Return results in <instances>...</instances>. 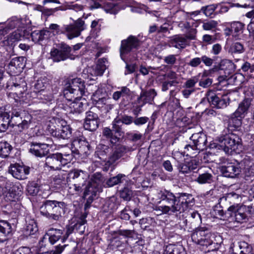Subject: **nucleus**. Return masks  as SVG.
<instances>
[{"instance_id":"obj_1","label":"nucleus","mask_w":254,"mask_h":254,"mask_svg":"<svg viewBox=\"0 0 254 254\" xmlns=\"http://www.w3.org/2000/svg\"><path fill=\"white\" fill-rule=\"evenodd\" d=\"M194 204V198L190 194L181 193L166 205H160L156 209L163 214L170 215L181 213Z\"/></svg>"},{"instance_id":"obj_2","label":"nucleus","mask_w":254,"mask_h":254,"mask_svg":"<svg viewBox=\"0 0 254 254\" xmlns=\"http://www.w3.org/2000/svg\"><path fill=\"white\" fill-rule=\"evenodd\" d=\"M32 117L27 112L18 107L12 109V127L16 126L18 132L28 129L32 123Z\"/></svg>"},{"instance_id":"obj_3","label":"nucleus","mask_w":254,"mask_h":254,"mask_svg":"<svg viewBox=\"0 0 254 254\" xmlns=\"http://www.w3.org/2000/svg\"><path fill=\"white\" fill-rule=\"evenodd\" d=\"M65 206L64 202L48 200L43 202L40 207V211L42 215L49 219L58 220Z\"/></svg>"},{"instance_id":"obj_4","label":"nucleus","mask_w":254,"mask_h":254,"mask_svg":"<svg viewBox=\"0 0 254 254\" xmlns=\"http://www.w3.org/2000/svg\"><path fill=\"white\" fill-rule=\"evenodd\" d=\"M84 82L80 78L69 80L65 84L64 90V96L67 101H71L76 96V98H81L85 94Z\"/></svg>"},{"instance_id":"obj_5","label":"nucleus","mask_w":254,"mask_h":254,"mask_svg":"<svg viewBox=\"0 0 254 254\" xmlns=\"http://www.w3.org/2000/svg\"><path fill=\"white\" fill-rule=\"evenodd\" d=\"M192 241L196 244L208 247V251H213L215 249L211 246L215 245L212 238H214L209 230L205 227H198L195 228L191 235Z\"/></svg>"},{"instance_id":"obj_6","label":"nucleus","mask_w":254,"mask_h":254,"mask_svg":"<svg viewBox=\"0 0 254 254\" xmlns=\"http://www.w3.org/2000/svg\"><path fill=\"white\" fill-rule=\"evenodd\" d=\"M22 187L20 183L6 182L4 188L0 186V198L5 201L13 202L17 200L22 194Z\"/></svg>"},{"instance_id":"obj_7","label":"nucleus","mask_w":254,"mask_h":254,"mask_svg":"<svg viewBox=\"0 0 254 254\" xmlns=\"http://www.w3.org/2000/svg\"><path fill=\"white\" fill-rule=\"evenodd\" d=\"M73 155L69 153L53 154L46 157L44 167L49 168V170H59L72 160Z\"/></svg>"},{"instance_id":"obj_8","label":"nucleus","mask_w":254,"mask_h":254,"mask_svg":"<svg viewBox=\"0 0 254 254\" xmlns=\"http://www.w3.org/2000/svg\"><path fill=\"white\" fill-rule=\"evenodd\" d=\"M228 211L231 212L230 215L233 217L236 222L243 223L248 219V214H254V206L253 205H231L228 208Z\"/></svg>"},{"instance_id":"obj_9","label":"nucleus","mask_w":254,"mask_h":254,"mask_svg":"<svg viewBox=\"0 0 254 254\" xmlns=\"http://www.w3.org/2000/svg\"><path fill=\"white\" fill-rule=\"evenodd\" d=\"M140 45V41L137 37L130 35L127 39L121 41L120 48V55L122 60L126 62V57L133 52L134 49H137Z\"/></svg>"},{"instance_id":"obj_10","label":"nucleus","mask_w":254,"mask_h":254,"mask_svg":"<svg viewBox=\"0 0 254 254\" xmlns=\"http://www.w3.org/2000/svg\"><path fill=\"white\" fill-rule=\"evenodd\" d=\"M220 146L224 151L228 153L230 149L235 150L242 148V139L235 133L226 134L220 138Z\"/></svg>"},{"instance_id":"obj_11","label":"nucleus","mask_w":254,"mask_h":254,"mask_svg":"<svg viewBox=\"0 0 254 254\" xmlns=\"http://www.w3.org/2000/svg\"><path fill=\"white\" fill-rule=\"evenodd\" d=\"M84 21L78 18L73 24L64 25L61 29V33L66 35L69 39L78 37L85 29Z\"/></svg>"},{"instance_id":"obj_12","label":"nucleus","mask_w":254,"mask_h":254,"mask_svg":"<svg viewBox=\"0 0 254 254\" xmlns=\"http://www.w3.org/2000/svg\"><path fill=\"white\" fill-rule=\"evenodd\" d=\"M59 49H53L51 51V56L54 62H59L67 59H74L71 54V48L68 45L62 43L59 45Z\"/></svg>"},{"instance_id":"obj_13","label":"nucleus","mask_w":254,"mask_h":254,"mask_svg":"<svg viewBox=\"0 0 254 254\" xmlns=\"http://www.w3.org/2000/svg\"><path fill=\"white\" fill-rule=\"evenodd\" d=\"M220 171L224 177L234 178L241 173V166L239 162L234 160L222 165Z\"/></svg>"},{"instance_id":"obj_14","label":"nucleus","mask_w":254,"mask_h":254,"mask_svg":"<svg viewBox=\"0 0 254 254\" xmlns=\"http://www.w3.org/2000/svg\"><path fill=\"white\" fill-rule=\"evenodd\" d=\"M206 96L209 103L218 109L224 108L229 104V99L226 95H218L209 91Z\"/></svg>"},{"instance_id":"obj_15","label":"nucleus","mask_w":254,"mask_h":254,"mask_svg":"<svg viewBox=\"0 0 254 254\" xmlns=\"http://www.w3.org/2000/svg\"><path fill=\"white\" fill-rule=\"evenodd\" d=\"M89 150V144L85 140L80 138H76L73 140L69 151L73 157L80 155H86Z\"/></svg>"},{"instance_id":"obj_16","label":"nucleus","mask_w":254,"mask_h":254,"mask_svg":"<svg viewBox=\"0 0 254 254\" xmlns=\"http://www.w3.org/2000/svg\"><path fill=\"white\" fill-rule=\"evenodd\" d=\"M30 168L28 166L19 164H11L9 167L8 172L12 176L18 180H25L30 173Z\"/></svg>"},{"instance_id":"obj_17","label":"nucleus","mask_w":254,"mask_h":254,"mask_svg":"<svg viewBox=\"0 0 254 254\" xmlns=\"http://www.w3.org/2000/svg\"><path fill=\"white\" fill-rule=\"evenodd\" d=\"M47 130L53 136L58 138L67 139L71 136V130L68 126H62L57 129L53 125H48Z\"/></svg>"},{"instance_id":"obj_18","label":"nucleus","mask_w":254,"mask_h":254,"mask_svg":"<svg viewBox=\"0 0 254 254\" xmlns=\"http://www.w3.org/2000/svg\"><path fill=\"white\" fill-rule=\"evenodd\" d=\"M69 102L68 106L69 112L72 114H80L87 109L88 103L84 100L81 101V98H76V96Z\"/></svg>"},{"instance_id":"obj_19","label":"nucleus","mask_w":254,"mask_h":254,"mask_svg":"<svg viewBox=\"0 0 254 254\" xmlns=\"http://www.w3.org/2000/svg\"><path fill=\"white\" fill-rule=\"evenodd\" d=\"M230 250L232 254H250L252 247L245 242H232Z\"/></svg>"},{"instance_id":"obj_20","label":"nucleus","mask_w":254,"mask_h":254,"mask_svg":"<svg viewBox=\"0 0 254 254\" xmlns=\"http://www.w3.org/2000/svg\"><path fill=\"white\" fill-rule=\"evenodd\" d=\"M13 228L7 221L0 220V243L6 242L12 235Z\"/></svg>"},{"instance_id":"obj_21","label":"nucleus","mask_w":254,"mask_h":254,"mask_svg":"<svg viewBox=\"0 0 254 254\" xmlns=\"http://www.w3.org/2000/svg\"><path fill=\"white\" fill-rule=\"evenodd\" d=\"M29 152L37 157H42L46 156L49 149H47L46 145L42 142H32L30 143Z\"/></svg>"},{"instance_id":"obj_22","label":"nucleus","mask_w":254,"mask_h":254,"mask_svg":"<svg viewBox=\"0 0 254 254\" xmlns=\"http://www.w3.org/2000/svg\"><path fill=\"white\" fill-rule=\"evenodd\" d=\"M156 95L157 93L154 89L142 91L139 97L138 98V103L141 104V106H143L147 103L152 104Z\"/></svg>"},{"instance_id":"obj_23","label":"nucleus","mask_w":254,"mask_h":254,"mask_svg":"<svg viewBox=\"0 0 254 254\" xmlns=\"http://www.w3.org/2000/svg\"><path fill=\"white\" fill-rule=\"evenodd\" d=\"M193 143L195 145V148L200 150L205 148L207 142V137L205 134L202 132L195 133L190 137Z\"/></svg>"},{"instance_id":"obj_24","label":"nucleus","mask_w":254,"mask_h":254,"mask_svg":"<svg viewBox=\"0 0 254 254\" xmlns=\"http://www.w3.org/2000/svg\"><path fill=\"white\" fill-rule=\"evenodd\" d=\"M69 177L72 179V182L78 183L79 185L84 186L87 178V173L82 170L74 169L69 173Z\"/></svg>"},{"instance_id":"obj_25","label":"nucleus","mask_w":254,"mask_h":254,"mask_svg":"<svg viewBox=\"0 0 254 254\" xmlns=\"http://www.w3.org/2000/svg\"><path fill=\"white\" fill-rule=\"evenodd\" d=\"M132 150V148L125 145H118L112 154L110 156L109 162L111 164H113L119 159L125 153Z\"/></svg>"},{"instance_id":"obj_26","label":"nucleus","mask_w":254,"mask_h":254,"mask_svg":"<svg viewBox=\"0 0 254 254\" xmlns=\"http://www.w3.org/2000/svg\"><path fill=\"white\" fill-rule=\"evenodd\" d=\"M187 45V40L185 37L180 35L174 36L169 41V46L179 49H183Z\"/></svg>"},{"instance_id":"obj_27","label":"nucleus","mask_w":254,"mask_h":254,"mask_svg":"<svg viewBox=\"0 0 254 254\" xmlns=\"http://www.w3.org/2000/svg\"><path fill=\"white\" fill-rule=\"evenodd\" d=\"M23 36V32L21 30L17 29L5 37L2 42L5 46L12 45L14 43L20 40Z\"/></svg>"},{"instance_id":"obj_28","label":"nucleus","mask_w":254,"mask_h":254,"mask_svg":"<svg viewBox=\"0 0 254 254\" xmlns=\"http://www.w3.org/2000/svg\"><path fill=\"white\" fill-rule=\"evenodd\" d=\"M106 63H107V61L106 58L100 59L95 67L94 68H88L87 71H89L92 76L102 75L106 69Z\"/></svg>"},{"instance_id":"obj_29","label":"nucleus","mask_w":254,"mask_h":254,"mask_svg":"<svg viewBox=\"0 0 254 254\" xmlns=\"http://www.w3.org/2000/svg\"><path fill=\"white\" fill-rule=\"evenodd\" d=\"M63 233L62 230L52 228L48 231L43 239L48 238L51 244L54 245L60 239Z\"/></svg>"},{"instance_id":"obj_30","label":"nucleus","mask_w":254,"mask_h":254,"mask_svg":"<svg viewBox=\"0 0 254 254\" xmlns=\"http://www.w3.org/2000/svg\"><path fill=\"white\" fill-rule=\"evenodd\" d=\"M24 25V24L23 23L21 19L16 17H12L8 20L6 26L5 28L0 29V35H3L4 33H6L8 29H13L16 27H23Z\"/></svg>"},{"instance_id":"obj_31","label":"nucleus","mask_w":254,"mask_h":254,"mask_svg":"<svg viewBox=\"0 0 254 254\" xmlns=\"http://www.w3.org/2000/svg\"><path fill=\"white\" fill-rule=\"evenodd\" d=\"M23 59L21 57L13 58L8 64V70L12 73L21 71L24 66Z\"/></svg>"},{"instance_id":"obj_32","label":"nucleus","mask_w":254,"mask_h":254,"mask_svg":"<svg viewBox=\"0 0 254 254\" xmlns=\"http://www.w3.org/2000/svg\"><path fill=\"white\" fill-rule=\"evenodd\" d=\"M251 105V102L249 99H245L241 102L238 106V108L234 113L235 117H240V118L243 119L248 113V111Z\"/></svg>"},{"instance_id":"obj_33","label":"nucleus","mask_w":254,"mask_h":254,"mask_svg":"<svg viewBox=\"0 0 254 254\" xmlns=\"http://www.w3.org/2000/svg\"><path fill=\"white\" fill-rule=\"evenodd\" d=\"M241 195L234 192H231L221 197L219 199V203L227 201L229 204H233L232 205L237 206L241 201Z\"/></svg>"},{"instance_id":"obj_34","label":"nucleus","mask_w":254,"mask_h":254,"mask_svg":"<svg viewBox=\"0 0 254 254\" xmlns=\"http://www.w3.org/2000/svg\"><path fill=\"white\" fill-rule=\"evenodd\" d=\"M176 196L169 190H160L158 193V197L160 199L159 204L166 205Z\"/></svg>"},{"instance_id":"obj_35","label":"nucleus","mask_w":254,"mask_h":254,"mask_svg":"<svg viewBox=\"0 0 254 254\" xmlns=\"http://www.w3.org/2000/svg\"><path fill=\"white\" fill-rule=\"evenodd\" d=\"M12 115L10 119V115L7 112L0 114V132L5 131L9 126H12Z\"/></svg>"},{"instance_id":"obj_36","label":"nucleus","mask_w":254,"mask_h":254,"mask_svg":"<svg viewBox=\"0 0 254 254\" xmlns=\"http://www.w3.org/2000/svg\"><path fill=\"white\" fill-rule=\"evenodd\" d=\"M26 227L24 231V234L27 236L36 234L38 229L35 221L34 219L28 218L26 220Z\"/></svg>"},{"instance_id":"obj_37","label":"nucleus","mask_w":254,"mask_h":254,"mask_svg":"<svg viewBox=\"0 0 254 254\" xmlns=\"http://www.w3.org/2000/svg\"><path fill=\"white\" fill-rule=\"evenodd\" d=\"M244 26V23L239 21H234L231 23L229 31H231L233 37L238 38L239 36L243 33Z\"/></svg>"},{"instance_id":"obj_38","label":"nucleus","mask_w":254,"mask_h":254,"mask_svg":"<svg viewBox=\"0 0 254 254\" xmlns=\"http://www.w3.org/2000/svg\"><path fill=\"white\" fill-rule=\"evenodd\" d=\"M245 52L244 45L239 42H233L228 48V52L231 55L242 54Z\"/></svg>"},{"instance_id":"obj_39","label":"nucleus","mask_w":254,"mask_h":254,"mask_svg":"<svg viewBox=\"0 0 254 254\" xmlns=\"http://www.w3.org/2000/svg\"><path fill=\"white\" fill-rule=\"evenodd\" d=\"M195 181L199 184H211L214 182V177L211 173L205 172L199 174Z\"/></svg>"},{"instance_id":"obj_40","label":"nucleus","mask_w":254,"mask_h":254,"mask_svg":"<svg viewBox=\"0 0 254 254\" xmlns=\"http://www.w3.org/2000/svg\"><path fill=\"white\" fill-rule=\"evenodd\" d=\"M188 220L190 228L195 227L201 223L200 215L196 211L191 213L190 215L188 217Z\"/></svg>"},{"instance_id":"obj_41","label":"nucleus","mask_w":254,"mask_h":254,"mask_svg":"<svg viewBox=\"0 0 254 254\" xmlns=\"http://www.w3.org/2000/svg\"><path fill=\"white\" fill-rule=\"evenodd\" d=\"M12 149L11 146L6 141L0 142V157L2 158L7 157Z\"/></svg>"},{"instance_id":"obj_42","label":"nucleus","mask_w":254,"mask_h":254,"mask_svg":"<svg viewBox=\"0 0 254 254\" xmlns=\"http://www.w3.org/2000/svg\"><path fill=\"white\" fill-rule=\"evenodd\" d=\"M49 32L47 30H35L31 34L32 41L35 43H38L45 39Z\"/></svg>"},{"instance_id":"obj_43","label":"nucleus","mask_w":254,"mask_h":254,"mask_svg":"<svg viewBox=\"0 0 254 254\" xmlns=\"http://www.w3.org/2000/svg\"><path fill=\"white\" fill-rule=\"evenodd\" d=\"M37 98L41 102L45 104L51 103L54 100L53 94L48 91H43L38 93Z\"/></svg>"},{"instance_id":"obj_44","label":"nucleus","mask_w":254,"mask_h":254,"mask_svg":"<svg viewBox=\"0 0 254 254\" xmlns=\"http://www.w3.org/2000/svg\"><path fill=\"white\" fill-rule=\"evenodd\" d=\"M103 135L107 138L110 139L113 144H115L119 141V137L114 135L111 128L108 127H104L103 130Z\"/></svg>"},{"instance_id":"obj_45","label":"nucleus","mask_w":254,"mask_h":254,"mask_svg":"<svg viewBox=\"0 0 254 254\" xmlns=\"http://www.w3.org/2000/svg\"><path fill=\"white\" fill-rule=\"evenodd\" d=\"M105 211L110 212L118 208V204L116 203V198L114 196L108 199L104 204Z\"/></svg>"},{"instance_id":"obj_46","label":"nucleus","mask_w":254,"mask_h":254,"mask_svg":"<svg viewBox=\"0 0 254 254\" xmlns=\"http://www.w3.org/2000/svg\"><path fill=\"white\" fill-rule=\"evenodd\" d=\"M165 254H185V253L181 246L169 245L166 247Z\"/></svg>"},{"instance_id":"obj_47","label":"nucleus","mask_w":254,"mask_h":254,"mask_svg":"<svg viewBox=\"0 0 254 254\" xmlns=\"http://www.w3.org/2000/svg\"><path fill=\"white\" fill-rule=\"evenodd\" d=\"M125 175L122 174H119L116 176L110 178L109 179L106 184L109 187H112L116 185L123 182V180L125 178Z\"/></svg>"},{"instance_id":"obj_48","label":"nucleus","mask_w":254,"mask_h":254,"mask_svg":"<svg viewBox=\"0 0 254 254\" xmlns=\"http://www.w3.org/2000/svg\"><path fill=\"white\" fill-rule=\"evenodd\" d=\"M242 125V119L240 117H235L234 113L231 115L229 120V127L234 128V129H237ZM233 129V128H232Z\"/></svg>"},{"instance_id":"obj_49","label":"nucleus","mask_w":254,"mask_h":254,"mask_svg":"<svg viewBox=\"0 0 254 254\" xmlns=\"http://www.w3.org/2000/svg\"><path fill=\"white\" fill-rule=\"evenodd\" d=\"M195 148V145L187 144L185 147L184 153H186L187 156L190 157H194L199 152L200 149Z\"/></svg>"},{"instance_id":"obj_50","label":"nucleus","mask_w":254,"mask_h":254,"mask_svg":"<svg viewBox=\"0 0 254 254\" xmlns=\"http://www.w3.org/2000/svg\"><path fill=\"white\" fill-rule=\"evenodd\" d=\"M100 121L85 120L84 127L90 131H94L98 127Z\"/></svg>"},{"instance_id":"obj_51","label":"nucleus","mask_w":254,"mask_h":254,"mask_svg":"<svg viewBox=\"0 0 254 254\" xmlns=\"http://www.w3.org/2000/svg\"><path fill=\"white\" fill-rule=\"evenodd\" d=\"M129 89L127 87H122L120 90L115 92L113 94V98L116 101L118 100L121 97L129 95Z\"/></svg>"},{"instance_id":"obj_52","label":"nucleus","mask_w":254,"mask_h":254,"mask_svg":"<svg viewBox=\"0 0 254 254\" xmlns=\"http://www.w3.org/2000/svg\"><path fill=\"white\" fill-rule=\"evenodd\" d=\"M97 112L96 107H91L90 110L86 112L85 120L100 121Z\"/></svg>"},{"instance_id":"obj_53","label":"nucleus","mask_w":254,"mask_h":254,"mask_svg":"<svg viewBox=\"0 0 254 254\" xmlns=\"http://www.w3.org/2000/svg\"><path fill=\"white\" fill-rule=\"evenodd\" d=\"M218 6V5L211 4L207 5L206 6H203L200 9V11L203 12V13L207 17H212L213 14L215 10Z\"/></svg>"},{"instance_id":"obj_54","label":"nucleus","mask_w":254,"mask_h":254,"mask_svg":"<svg viewBox=\"0 0 254 254\" xmlns=\"http://www.w3.org/2000/svg\"><path fill=\"white\" fill-rule=\"evenodd\" d=\"M68 192L71 194L77 193L81 191L82 187L83 186L81 185H79L78 183H70L68 185Z\"/></svg>"},{"instance_id":"obj_55","label":"nucleus","mask_w":254,"mask_h":254,"mask_svg":"<svg viewBox=\"0 0 254 254\" xmlns=\"http://www.w3.org/2000/svg\"><path fill=\"white\" fill-rule=\"evenodd\" d=\"M47 84L45 79H38L34 85L35 91L39 93L43 91H45L44 89Z\"/></svg>"},{"instance_id":"obj_56","label":"nucleus","mask_w":254,"mask_h":254,"mask_svg":"<svg viewBox=\"0 0 254 254\" xmlns=\"http://www.w3.org/2000/svg\"><path fill=\"white\" fill-rule=\"evenodd\" d=\"M198 76H193L190 78L188 79L184 83V87L186 88L194 89V87L196 83L198 81Z\"/></svg>"},{"instance_id":"obj_57","label":"nucleus","mask_w":254,"mask_h":254,"mask_svg":"<svg viewBox=\"0 0 254 254\" xmlns=\"http://www.w3.org/2000/svg\"><path fill=\"white\" fill-rule=\"evenodd\" d=\"M93 100L95 104V106L93 107H96L97 111H98V110H101L103 109L108 99L106 98L103 97L97 100L94 98Z\"/></svg>"},{"instance_id":"obj_58","label":"nucleus","mask_w":254,"mask_h":254,"mask_svg":"<svg viewBox=\"0 0 254 254\" xmlns=\"http://www.w3.org/2000/svg\"><path fill=\"white\" fill-rule=\"evenodd\" d=\"M132 195V191L127 188H125L120 191V196L125 200H129Z\"/></svg>"},{"instance_id":"obj_59","label":"nucleus","mask_w":254,"mask_h":254,"mask_svg":"<svg viewBox=\"0 0 254 254\" xmlns=\"http://www.w3.org/2000/svg\"><path fill=\"white\" fill-rule=\"evenodd\" d=\"M218 24L217 21L211 20L207 22H204L202 24V28L205 30H210L215 28Z\"/></svg>"},{"instance_id":"obj_60","label":"nucleus","mask_w":254,"mask_h":254,"mask_svg":"<svg viewBox=\"0 0 254 254\" xmlns=\"http://www.w3.org/2000/svg\"><path fill=\"white\" fill-rule=\"evenodd\" d=\"M27 191L29 194L35 195L39 191V188L36 184L31 183L27 185Z\"/></svg>"},{"instance_id":"obj_61","label":"nucleus","mask_w":254,"mask_h":254,"mask_svg":"<svg viewBox=\"0 0 254 254\" xmlns=\"http://www.w3.org/2000/svg\"><path fill=\"white\" fill-rule=\"evenodd\" d=\"M164 76L166 77L168 79H170V81H173L174 84H177L179 83V82L177 81L178 75L176 72L170 70L167 73H166Z\"/></svg>"},{"instance_id":"obj_62","label":"nucleus","mask_w":254,"mask_h":254,"mask_svg":"<svg viewBox=\"0 0 254 254\" xmlns=\"http://www.w3.org/2000/svg\"><path fill=\"white\" fill-rule=\"evenodd\" d=\"M176 57L175 55H169L164 58V62L168 65H173L176 63Z\"/></svg>"},{"instance_id":"obj_63","label":"nucleus","mask_w":254,"mask_h":254,"mask_svg":"<svg viewBox=\"0 0 254 254\" xmlns=\"http://www.w3.org/2000/svg\"><path fill=\"white\" fill-rule=\"evenodd\" d=\"M112 127L111 129L113 134L114 135H116L120 138V137L123 136L124 134L121 127L120 125H117L116 124H112Z\"/></svg>"},{"instance_id":"obj_64","label":"nucleus","mask_w":254,"mask_h":254,"mask_svg":"<svg viewBox=\"0 0 254 254\" xmlns=\"http://www.w3.org/2000/svg\"><path fill=\"white\" fill-rule=\"evenodd\" d=\"M185 38L186 39L194 40L196 37V29L195 28H190L187 30Z\"/></svg>"}]
</instances>
